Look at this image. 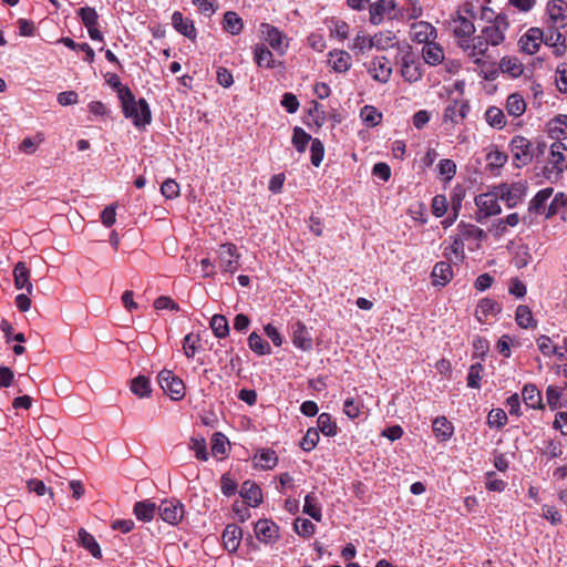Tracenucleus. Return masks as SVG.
I'll return each mask as SVG.
<instances>
[{
  "label": "nucleus",
  "instance_id": "obj_41",
  "mask_svg": "<svg viewBox=\"0 0 567 567\" xmlns=\"http://www.w3.org/2000/svg\"><path fill=\"white\" fill-rule=\"evenodd\" d=\"M303 513L309 515L317 522H321L322 514L321 508L317 505V497L313 493H309L305 497Z\"/></svg>",
  "mask_w": 567,
  "mask_h": 567
},
{
  "label": "nucleus",
  "instance_id": "obj_4",
  "mask_svg": "<svg viewBox=\"0 0 567 567\" xmlns=\"http://www.w3.org/2000/svg\"><path fill=\"white\" fill-rule=\"evenodd\" d=\"M565 171H567V146L556 141L549 146L547 165L543 167L542 174L544 178L555 183Z\"/></svg>",
  "mask_w": 567,
  "mask_h": 567
},
{
  "label": "nucleus",
  "instance_id": "obj_9",
  "mask_svg": "<svg viewBox=\"0 0 567 567\" xmlns=\"http://www.w3.org/2000/svg\"><path fill=\"white\" fill-rule=\"evenodd\" d=\"M400 62L401 75L405 81L414 83L422 78L421 63L410 48L401 53Z\"/></svg>",
  "mask_w": 567,
  "mask_h": 567
},
{
  "label": "nucleus",
  "instance_id": "obj_20",
  "mask_svg": "<svg viewBox=\"0 0 567 567\" xmlns=\"http://www.w3.org/2000/svg\"><path fill=\"white\" fill-rule=\"evenodd\" d=\"M453 278L452 266L447 261H439L432 270V280L435 286H445Z\"/></svg>",
  "mask_w": 567,
  "mask_h": 567
},
{
  "label": "nucleus",
  "instance_id": "obj_38",
  "mask_svg": "<svg viewBox=\"0 0 567 567\" xmlns=\"http://www.w3.org/2000/svg\"><path fill=\"white\" fill-rule=\"evenodd\" d=\"M255 61L258 66L272 69L275 60L271 51L265 45H257L255 49Z\"/></svg>",
  "mask_w": 567,
  "mask_h": 567
},
{
  "label": "nucleus",
  "instance_id": "obj_26",
  "mask_svg": "<svg viewBox=\"0 0 567 567\" xmlns=\"http://www.w3.org/2000/svg\"><path fill=\"white\" fill-rule=\"evenodd\" d=\"M79 544L89 550L94 558H102V551L100 545L95 540L94 536L86 532L84 528L79 530Z\"/></svg>",
  "mask_w": 567,
  "mask_h": 567
},
{
  "label": "nucleus",
  "instance_id": "obj_3",
  "mask_svg": "<svg viewBox=\"0 0 567 567\" xmlns=\"http://www.w3.org/2000/svg\"><path fill=\"white\" fill-rule=\"evenodd\" d=\"M509 151L513 155L514 165L522 167L529 164L533 158H538L545 155L547 145L545 143H537L536 147L533 148L530 141L522 135L514 136L509 142Z\"/></svg>",
  "mask_w": 567,
  "mask_h": 567
},
{
  "label": "nucleus",
  "instance_id": "obj_18",
  "mask_svg": "<svg viewBox=\"0 0 567 567\" xmlns=\"http://www.w3.org/2000/svg\"><path fill=\"white\" fill-rule=\"evenodd\" d=\"M255 534L260 542L268 544L278 537V527L268 519H260L255 524Z\"/></svg>",
  "mask_w": 567,
  "mask_h": 567
},
{
  "label": "nucleus",
  "instance_id": "obj_24",
  "mask_svg": "<svg viewBox=\"0 0 567 567\" xmlns=\"http://www.w3.org/2000/svg\"><path fill=\"white\" fill-rule=\"evenodd\" d=\"M392 8V2L386 0H378L377 2L370 4V22L374 25H379L384 20V14Z\"/></svg>",
  "mask_w": 567,
  "mask_h": 567
},
{
  "label": "nucleus",
  "instance_id": "obj_1",
  "mask_svg": "<svg viewBox=\"0 0 567 567\" xmlns=\"http://www.w3.org/2000/svg\"><path fill=\"white\" fill-rule=\"evenodd\" d=\"M118 99L121 101L124 116L132 120L135 127L142 128L151 123L152 113L145 99L136 101L130 87H120Z\"/></svg>",
  "mask_w": 567,
  "mask_h": 567
},
{
  "label": "nucleus",
  "instance_id": "obj_60",
  "mask_svg": "<svg viewBox=\"0 0 567 567\" xmlns=\"http://www.w3.org/2000/svg\"><path fill=\"white\" fill-rule=\"evenodd\" d=\"M161 192L167 199L176 198L179 195V185L174 179H166L161 186Z\"/></svg>",
  "mask_w": 567,
  "mask_h": 567
},
{
  "label": "nucleus",
  "instance_id": "obj_34",
  "mask_svg": "<svg viewBox=\"0 0 567 567\" xmlns=\"http://www.w3.org/2000/svg\"><path fill=\"white\" fill-rule=\"evenodd\" d=\"M548 132L553 138L567 136V115H558L548 124Z\"/></svg>",
  "mask_w": 567,
  "mask_h": 567
},
{
  "label": "nucleus",
  "instance_id": "obj_28",
  "mask_svg": "<svg viewBox=\"0 0 567 567\" xmlns=\"http://www.w3.org/2000/svg\"><path fill=\"white\" fill-rule=\"evenodd\" d=\"M553 188L547 187L537 192V194L533 197L528 205V212L535 214H542L545 212V204L553 195Z\"/></svg>",
  "mask_w": 567,
  "mask_h": 567
},
{
  "label": "nucleus",
  "instance_id": "obj_19",
  "mask_svg": "<svg viewBox=\"0 0 567 567\" xmlns=\"http://www.w3.org/2000/svg\"><path fill=\"white\" fill-rule=\"evenodd\" d=\"M172 24L174 29L188 39L196 38V29L190 19H185L179 11L172 14Z\"/></svg>",
  "mask_w": 567,
  "mask_h": 567
},
{
  "label": "nucleus",
  "instance_id": "obj_50",
  "mask_svg": "<svg viewBox=\"0 0 567 567\" xmlns=\"http://www.w3.org/2000/svg\"><path fill=\"white\" fill-rule=\"evenodd\" d=\"M319 442V432L315 427H310L306 435L303 436L302 441L300 442V447L306 451L310 452L312 451L316 445Z\"/></svg>",
  "mask_w": 567,
  "mask_h": 567
},
{
  "label": "nucleus",
  "instance_id": "obj_43",
  "mask_svg": "<svg viewBox=\"0 0 567 567\" xmlns=\"http://www.w3.org/2000/svg\"><path fill=\"white\" fill-rule=\"evenodd\" d=\"M249 348L259 355L270 353V346L259 334L252 332L248 338Z\"/></svg>",
  "mask_w": 567,
  "mask_h": 567
},
{
  "label": "nucleus",
  "instance_id": "obj_16",
  "mask_svg": "<svg viewBox=\"0 0 567 567\" xmlns=\"http://www.w3.org/2000/svg\"><path fill=\"white\" fill-rule=\"evenodd\" d=\"M291 329L293 344L302 351L311 350L312 337L308 328L301 321H297Z\"/></svg>",
  "mask_w": 567,
  "mask_h": 567
},
{
  "label": "nucleus",
  "instance_id": "obj_7",
  "mask_svg": "<svg viewBox=\"0 0 567 567\" xmlns=\"http://www.w3.org/2000/svg\"><path fill=\"white\" fill-rule=\"evenodd\" d=\"M158 383L163 391L177 401L185 395V385L182 379L177 378L169 370H163L158 374Z\"/></svg>",
  "mask_w": 567,
  "mask_h": 567
},
{
  "label": "nucleus",
  "instance_id": "obj_29",
  "mask_svg": "<svg viewBox=\"0 0 567 567\" xmlns=\"http://www.w3.org/2000/svg\"><path fill=\"white\" fill-rule=\"evenodd\" d=\"M433 432L440 441H447L453 435L454 427L445 416H437L433 421Z\"/></svg>",
  "mask_w": 567,
  "mask_h": 567
},
{
  "label": "nucleus",
  "instance_id": "obj_49",
  "mask_svg": "<svg viewBox=\"0 0 567 567\" xmlns=\"http://www.w3.org/2000/svg\"><path fill=\"white\" fill-rule=\"evenodd\" d=\"M532 260V254L529 251V248L525 245L519 246L515 252V256L513 258V262L515 267L518 269H522L526 267Z\"/></svg>",
  "mask_w": 567,
  "mask_h": 567
},
{
  "label": "nucleus",
  "instance_id": "obj_46",
  "mask_svg": "<svg viewBox=\"0 0 567 567\" xmlns=\"http://www.w3.org/2000/svg\"><path fill=\"white\" fill-rule=\"evenodd\" d=\"M483 365L481 363H474L468 369V374L466 378L467 386L472 389H480L481 388V379L483 373Z\"/></svg>",
  "mask_w": 567,
  "mask_h": 567
},
{
  "label": "nucleus",
  "instance_id": "obj_6",
  "mask_svg": "<svg viewBox=\"0 0 567 567\" xmlns=\"http://www.w3.org/2000/svg\"><path fill=\"white\" fill-rule=\"evenodd\" d=\"M496 189L499 199L503 200L508 208H513L523 200L527 186L523 182H516L512 184H501Z\"/></svg>",
  "mask_w": 567,
  "mask_h": 567
},
{
  "label": "nucleus",
  "instance_id": "obj_58",
  "mask_svg": "<svg viewBox=\"0 0 567 567\" xmlns=\"http://www.w3.org/2000/svg\"><path fill=\"white\" fill-rule=\"evenodd\" d=\"M560 206H567V196L564 193H557L549 204L546 218H550L558 213Z\"/></svg>",
  "mask_w": 567,
  "mask_h": 567
},
{
  "label": "nucleus",
  "instance_id": "obj_22",
  "mask_svg": "<svg viewBox=\"0 0 567 567\" xmlns=\"http://www.w3.org/2000/svg\"><path fill=\"white\" fill-rule=\"evenodd\" d=\"M422 55L425 63L430 65H439L444 62L443 49L433 42L423 45Z\"/></svg>",
  "mask_w": 567,
  "mask_h": 567
},
{
  "label": "nucleus",
  "instance_id": "obj_47",
  "mask_svg": "<svg viewBox=\"0 0 567 567\" xmlns=\"http://www.w3.org/2000/svg\"><path fill=\"white\" fill-rule=\"evenodd\" d=\"M278 462L277 454L274 450L266 449L261 450L259 454V463L258 466L262 470H271L276 466Z\"/></svg>",
  "mask_w": 567,
  "mask_h": 567
},
{
  "label": "nucleus",
  "instance_id": "obj_36",
  "mask_svg": "<svg viewBox=\"0 0 567 567\" xmlns=\"http://www.w3.org/2000/svg\"><path fill=\"white\" fill-rule=\"evenodd\" d=\"M486 122L494 128L502 130L506 125L504 112L496 106H489L485 112Z\"/></svg>",
  "mask_w": 567,
  "mask_h": 567
},
{
  "label": "nucleus",
  "instance_id": "obj_37",
  "mask_svg": "<svg viewBox=\"0 0 567 567\" xmlns=\"http://www.w3.org/2000/svg\"><path fill=\"white\" fill-rule=\"evenodd\" d=\"M523 400L525 404L532 409L542 408L540 392L534 384H527L523 389Z\"/></svg>",
  "mask_w": 567,
  "mask_h": 567
},
{
  "label": "nucleus",
  "instance_id": "obj_35",
  "mask_svg": "<svg viewBox=\"0 0 567 567\" xmlns=\"http://www.w3.org/2000/svg\"><path fill=\"white\" fill-rule=\"evenodd\" d=\"M330 56L333 59L331 61L332 69L336 72H346L351 66V56L346 51H334L330 53Z\"/></svg>",
  "mask_w": 567,
  "mask_h": 567
},
{
  "label": "nucleus",
  "instance_id": "obj_14",
  "mask_svg": "<svg viewBox=\"0 0 567 567\" xmlns=\"http://www.w3.org/2000/svg\"><path fill=\"white\" fill-rule=\"evenodd\" d=\"M499 196H497V189L494 193L481 194L475 198V203L478 208L485 213L486 216L498 215L502 208L498 204Z\"/></svg>",
  "mask_w": 567,
  "mask_h": 567
},
{
  "label": "nucleus",
  "instance_id": "obj_52",
  "mask_svg": "<svg viewBox=\"0 0 567 567\" xmlns=\"http://www.w3.org/2000/svg\"><path fill=\"white\" fill-rule=\"evenodd\" d=\"M200 340L199 333H188L184 338L183 350L187 358H193L197 351L196 343Z\"/></svg>",
  "mask_w": 567,
  "mask_h": 567
},
{
  "label": "nucleus",
  "instance_id": "obj_10",
  "mask_svg": "<svg viewBox=\"0 0 567 567\" xmlns=\"http://www.w3.org/2000/svg\"><path fill=\"white\" fill-rule=\"evenodd\" d=\"M219 267L226 272H235L239 266L238 249L234 244H223L218 249Z\"/></svg>",
  "mask_w": 567,
  "mask_h": 567
},
{
  "label": "nucleus",
  "instance_id": "obj_17",
  "mask_svg": "<svg viewBox=\"0 0 567 567\" xmlns=\"http://www.w3.org/2000/svg\"><path fill=\"white\" fill-rule=\"evenodd\" d=\"M239 494L248 506L256 507L262 502V493L260 487L255 482L249 480L243 483Z\"/></svg>",
  "mask_w": 567,
  "mask_h": 567
},
{
  "label": "nucleus",
  "instance_id": "obj_39",
  "mask_svg": "<svg viewBox=\"0 0 567 567\" xmlns=\"http://www.w3.org/2000/svg\"><path fill=\"white\" fill-rule=\"evenodd\" d=\"M486 161L488 169L491 172H494L496 169L502 168L507 163L508 156L506 153L495 148L488 152V154L486 155Z\"/></svg>",
  "mask_w": 567,
  "mask_h": 567
},
{
  "label": "nucleus",
  "instance_id": "obj_32",
  "mask_svg": "<svg viewBox=\"0 0 567 567\" xmlns=\"http://www.w3.org/2000/svg\"><path fill=\"white\" fill-rule=\"evenodd\" d=\"M394 44L395 35L390 31L375 33L373 37H371L370 40V45H372V48L382 51L394 47Z\"/></svg>",
  "mask_w": 567,
  "mask_h": 567
},
{
  "label": "nucleus",
  "instance_id": "obj_15",
  "mask_svg": "<svg viewBox=\"0 0 567 567\" xmlns=\"http://www.w3.org/2000/svg\"><path fill=\"white\" fill-rule=\"evenodd\" d=\"M547 13L556 28L567 25V2L563 0H553L547 4Z\"/></svg>",
  "mask_w": 567,
  "mask_h": 567
},
{
  "label": "nucleus",
  "instance_id": "obj_31",
  "mask_svg": "<svg viewBox=\"0 0 567 567\" xmlns=\"http://www.w3.org/2000/svg\"><path fill=\"white\" fill-rule=\"evenodd\" d=\"M224 29L233 35H237L243 31V19L234 11H227L223 20Z\"/></svg>",
  "mask_w": 567,
  "mask_h": 567
},
{
  "label": "nucleus",
  "instance_id": "obj_5",
  "mask_svg": "<svg viewBox=\"0 0 567 567\" xmlns=\"http://www.w3.org/2000/svg\"><path fill=\"white\" fill-rule=\"evenodd\" d=\"M491 44L481 33L478 35H472L466 40H462L458 48L467 54L468 58L473 59L475 64H482V56H484Z\"/></svg>",
  "mask_w": 567,
  "mask_h": 567
},
{
  "label": "nucleus",
  "instance_id": "obj_27",
  "mask_svg": "<svg viewBox=\"0 0 567 567\" xmlns=\"http://www.w3.org/2000/svg\"><path fill=\"white\" fill-rule=\"evenodd\" d=\"M506 111L508 115L514 117L522 116L526 111V103L519 93H512L506 100Z\"/></svg>",
  "mask_w": 567,
  "mask_h": 567
},
{
  "label": "nucleus",
  "instance_id": "obj_25",
  "mask_svg": "<svg viewBox=\"0 0 567 567\" xmlns=\"http://www.w3.org/2000/svg\"><path fill=\"white\" fill-rule=\"evenodd\" d=\"M158 511V506L150 499L137 502L134 505L135 516L143 522H150L154 518Z\"/></svg>",
  "mask_w": 567,
  "mask_h": 567
},
{
  "label": "nucleus",
  "instance_id": "obj_23",
  "mask_svg": "<svg viewBox=\"0 0 567 567\" xmlns=\"http://www.w3.org/2000/svg\"><path fill=\"white\" fill-rule=\"evenodd\" d=\"M14 285L18 289H25L29 293L32 291L30 282V271L24 262L19 261L13 269Z\"/></svg>",
  "mask_w": 567,
  "mask_h": 567
},
{
  "label": "nucleus",
  "instance_id": "obj_62",
  "mask_svg": "<svg viewBox=\"0 0 567 567\" xmlns=\"http://www.w3.org/2000/svg\"><path fill=\"white\" fill-rule=\"evenodd\" d=\"M371 37H367L365 34H357V37L353 39V43L351 49L355 51L357 53H363L365 50L372 49V45H370Z\"/></svg>",
  "mask_w": 567,
  "mask_h": 567
},
{
  "label": "nucleus",
  "instance_id": "obj_55",
  "mask_svg": "<svg viewBox=\"0 0 567 567\" xmlns=\"http://www.w3.org/2000/svg\"><path fill=\"white\" fill-rule=\"evenodd\" d=\"M189 449L195 452V455L200 461H207L208 454L206 450V441L204 437H192Z\"/></svg>",
  "mask_w": 567,
  "mask_h": 567
},
{
  "label": "nucleus",
  "instance_id": "obj_21",
  "mask_svg": "<svg viewBox=\"0 0 567 567\" xmlns=\"http://www.w3.org/2000/svg\"><path fill=\"white\" fill-rule=\"evenodd\" d=\"M241 536L243 532L238 526L234 524L227 525L223 532V542L225 548L229 553L236 551L239 547Z\"/></svg>",
  "mask_w": 567,
  "mask_h": 567
},
{
  "label": "nucleus",
  "instance_id": "obj_51",
  "mask_svg": "<svg viewBox=\"0 0 567 567\" xmlns=\"http://www.w3.org/2000/svg\"><path fill=\"white\" fill-rule=\"evenodd\" d=\"M238 484L237 482L230 476L229 473H225L220 477V491L221 493L229 497L237 493Z\"/></svg>",
  "mask_w": 567,
  "mask_h": 567
},
{
  "label": "nucleus",
  "instance_id": "obj_40",
  "mask_svg": "<svg viewBox=\"0 0 567 567\" xmlns=\"http://www.w3.org/2000/svg\"><path fill=\"white\" fill-rule=\"evenodd\" d=\"M312 137L303 128L296 126L292 134V144L299 153H303L309 142L312 143Z\"/></svg>",
  "mask_w": 567,
  "mask_h": 567
},
{
  "label": "nucleus",
  "instance_id": "obj_48",
  "mask_svg": "<svg viewBox=\"0 0 567 567\" xmlns=\"http://www.w3.org/2000/svg\"><path fill=\"white\" fill-rule=\"evenodd\" d=\"M310 153L311 164L316 167H319L324 156V146L319 138L312 140Z\"/></svg>",
  "mask_w": 567,
  "mask_h": 567
},
{
  "label": "nucleus",
  "instance_id": "obj_56",
  "mask_svg": "<svg viewBox=\"0 0 567 567\" xmlns=\"http://www.w3.org/2000/svg\"><path fill=\"white\" fill-rule=\"evenodd\" d=\"M227 437L223 433H214L212 437V452L214 455L226 454L227 451Z\"/></svg>",
  "mask_w": 567,
  "mask_h": 567
},
{
  "label": "nucleus",
  "instance_id": "obj_63",
  "mask_svg": "<svg viewBox=\"0 0 567 567\" xmlns=\"http://www.w3.org/2000/svg\"><path fill=\"white\" fill-rule=\"evenodd\" d=\"M447 209V202L444 195H436L432 199V210L436 217H442Z\"/></svg>",
  "mask_w": 567,
  "mask_h": 567
},
{
  "label": "nucleus",
  "instance_id": "obj_30",
  "mask_svg": "<svg viewBox=\"0 0 567 567\" xmlns=\"http://www.w3.org/2000/svg\"><path fill=\"white\" fill-rule=\"evenodd\" d=\"M499 69L503 73H507L512 78L520 76L524 71L523 63L515 56H504L499 61Z\"/></svg>",
  "mask_w": 567,
  "mask_h": 567
},
{
  "label": "nucleus",
  "instance_id": "obj_13",
  "mask_svg": "<svg viewBox=\"0 0 567 567\" xmlns=\"http://www.w3.org/2000/svg\"><path fill=\"white\" fill-rule=\"evenodd\" d=\"M369 73L372 75L373 80L380 83L389 82L392 75V68L389 60L385 56L374 58L369 68Z\"/></svg>",
  "mask_w": 567,
  "mask_h": 567
},
{
  "label": "nucleus",
  "instance_id": "obj_53",
  "mask_svg": "<svg viewBox=\"0 0 567 567\" xmlns=\"http://www.w3.org/2000/svg\"><path fill=\"white\" fill-rule=\"evenodd\" d=\"M79 16L86 28L97 24L99 16L94 8L83 7L79 10Z\"/></svg>",
  "mask_w": 567,
  "mask_h": 567
},
{
  "label": "nucleus",
  "instance_id": "obj_45",
  "mask_svg": "<svg viewBox=\"0 0 567 567\" xmlns=\"http://www.w3.org/2000/svg\"><path fill=\"white\" fill-rule=\"evenodd\" d=\"M361 118L368 126H375L380 123L382 114L374 106L365 105L361 110Z\"/></svg>",
  "mask_w": 567,
  "mask_h": 567
},
{
  "label": "nucleus",
  "instance_id": "obj_33",
  "mask_svg": "<svg viewBox=\"0 0 567 567\" xmlns=\"http://www.w3.org/2000/svg\"><path fill=\"white\" fill-rule=\"evenodd\" d=\"M130 389L133 394L138 398H148L152 389L148 378L144 375H137L131 381Z\"/></svg>",
  "mask_w": 567,
  "mask_h": 567
},
{
  "label": "nucleus",
  "instance_id": "obj_64",
  "mask_svg": "<svg viewBox=\"0 0 567 567\" xmlns=\"http://www.w3.org/2000/svg\"><path fill=\"white\" fill-rule=\"evenodd\" d=\"M560 390L557 386L549 385L546 390V400L548 405L555 410L560 406L559 400H560Z\"/></svg>",
  "mask_w": 567,
  "mask_h": 567
},
{
  "label": "nucleus",
  "instance_id": "obj_61",
  "mask_svg": "<svg viewBox=\"0 0 567 567\" xmlns=\"http://www.w3.org/2000/svg\"><path fill=\"white\" fill-rule=\"evenodd\" d=\"M437 167L440 175L444 176L447 181L452 179L456 173V165L452 159H441Z\"/></svg>",
  "mask_w": 567,
  "mask_h": 567
},
{
  "label": "nucleus",
  "instance_id": "obj_42",
  "mask_svg": "<svg viewBox=\"0 0 567 567\" xmlns=\"http://www.w3.org/2000/svg\"><path fill=\"white\" fill-rule=\"evenodd\" d=\"M266 31V39L274 50L284 52V37L282 33L275 27L269 24L264 25Z\"/></svg>",
  "mask_w": 567,
  "mask_h": 567
},
{
  "label": "nucleus",
  "instance_id": "obj_59",
  "mask_svg": "<svg viewBox=\"0 0 567 567\" xmlns=\"http://www.w3.org/2000/svg\"><path fill=\"white\" fill-rule=\"evenodd\" d=\"M489 426L502 427L507 422V415L502 409H493L487 416Z\"/></svg>",
  "mask_w": 567,
  "mask_h": 567
},
{
  "label": "nucleus",
  "instance_id": "obj_8",
  "mask_svg": "<svg viewBox=\"0 0 567 567\" xmlns=\"http://www.w3.org/2000/svg\"><path fill=\"white\" fill-rule=\"evenodd\" d=\"M508 28L509 23L507 20V16L504 13H498L497 17L495 18L494 23L484 27L481 33L484 35V38L491 45L496 47L504 41L505 32L507 31Z\"/></svg>",
  "mask_w": 567,
  "mask_h": 567
},
{
  "label": "nucleus",
  "instance_id": "obj_57",
  "mask_svg": "<svg viewBox=\"0 0 567 567\" xmlns=\"http://www.w3.org/2000/svg\"><path fill=\"white\" fill-rule=\"evenodd\" d=\"M537 346L544 355L557 354L563 357V353L558 352V349L551 344V339L547 336H540L537 339Z\"/></svg>",
  "mask_w": 567,
  "mask_h": 567
},
{
  "label": "nucleus",
  "instance_id": "obj_44",
  "mask_svg": "<svg viewBox=\"0 0 567 567\" xmlns=\"http://www.w3.org/2000/svg\"><path fill=\"white\" fill-rule=\"evenodd\" d=\"M318 429L326 436H334L337 434V425L332 422L330 414L321 413L317 420Z\"/></svg>",
  "mask_w": 567,
  "mask_h": 567
},
{
  "label": "nucleus",
  "instance_id": "obj_12",
  "mask_svg": "<svg viewBox=\"0 0 567 567\" xmlns=\"http://www.w3.org/2000/svg\"><path fill=\"white\" fill-rule=\"evenodd\" d=\"M543 38L544 34L540 29L530 28L518 41L520 51L530 55L535 54L540 48Z\"/></svg>",
  "mask_w": 567,
  "mask_h": 567
},
{
  "label": "nucleus",
  "instance_id": "obj_2",
  "mask_svg": "<svg viewBox=\"0 0 567 567\" xmlns=\"http://www.w3.org/2000/svg\"><path fill=\"white\" fill-rule=\"evenodd\" d=\"M476 8L473 3L466 2L458 8L455 16L452 17L449 27L455 38L457 47L462 40H466L474 35L476 28L474 20L476 19Z\"/></svg>",
  "mask_w": 567,
  "mask_h": 567
},
{
  "label": "nucleus",
  "instance_id": "obj_11",
  "mask_svg": "<svg viewBox=\"0 0 567 567\" xmlns=\"http://www.w3.org/2000/svg\"><path fill=\"white\" fill-rule=\"evenodd\" d=\"M157 513L164 522L175 525L182 519L184 509L178 501L164 499L158 505Z\"/></svg>",
  "mask_w": 567,
  "mask_h": 567
},
{
  "label": "nucleus",
  "instance_id": "obj_54",
  "mask_svg": "<svg viewBox=\"0 0 567 567\" xmlns=\"http://www.w3.org/2000/svg\"><path fill=\"white\" fill-rule=\"evenodd\" d=\"M293 526L296 533L302 537H311L315 533V525L307 518H297Z\"/></svg>",
  "mask_w": 567,
  "mask_h": 567
}]
</instances>
